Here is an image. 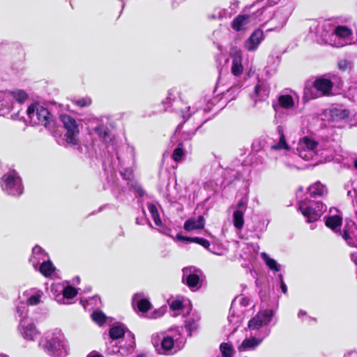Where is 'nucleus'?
Returning <instances> with one entry per match:
<instances>
[{"label":"nucleus","mask_w":357,"mask_h":357,"mask_svg":"<svg viewBox=\"0 0 357 357\" xmlns=\"http://www.w3.org/2000/svg\"><path fill=\"white\" fill-rule=\"evenodd\" d=\"M177 91L175 89H171L165 100L162 101L165 109L172 108V111L181 113L182 118L185 120L184 123L190 121V119L195 122V128L192 130H188L181 133L183 125L180 123L173 136L171 137L172 143H177V146L174 150L172 158L175 162H179L183 159V155L190 150V140L195 134V132L207 121V119L201 120L200 118L207 112L211 110V107L207 106L204 108H197L196 110L191 111L190 106L184 103L180 98H177Z\"/></svg>","instance_id":"nucleus-1"},{"label":"nucleus","mask_w":357,"mask_h":357,"mask_svg":"<svg viewBox=\"0 0 357 357\" xmlns=\"http://www.w3.org/2000/svg\"><path fill=\"white\" fill-rule=\"evenodd\" d=\"M38 347L51 357H66L68 355L65 337L58 329L45 332L40 338Z\"/></svg>","instance_id":"nucleus-2"},{"label":"nucleus","mask_w":357,"mask_h":357,"mask_svg":"<svg viewBox=\"0 0 357 357\" xmlns=\"http://www.w3.org/2000/svg\"><path fill=\"white\" fill-rule=\"evenodd\" d=\"M151 341L159 354L173 355L183 348L186 340L179 333L174 336L163 333L153 335Z\"/></svg>","instance_id":"nucleus-3"},{"label":"nucleus","mask_w":357,"mask_h":357,"mask_svg":"<svg viewBox=\"0 0 357 357\" xmlns=\"http://www.w3.org/2000/svg\"><path fill=\"white\" fill-rule=\"evenodd\" d=\"M0 185L2 191L8 196L19 197L24 192L22 179L15 169H10L1 176Z\"/></svg>","instance_id":"nucleus-4"},{"label":"nucleus","mask_w":357,"mask_h":357,"mask_svg":"<svg viewBox=\"0 0 357 357\" xmlns=\"http://www.w3.org/2000/svg\"><path fill=\"white\" fill-rule=\"evenodd\" d=\"M298 209L306 218L307 222H314L318 220L326 211L327 206L320 200H315L306 197L298 200Z\"/></svg>","instance_id":"nucleus-5"},{"label":"nucleus","mask_w":357,"mask_h":357,"mask_svg":"<svg viewBox=\"0 0 357 357\" xmlns=\"http://www.w3.org/2000/svg\"><path fill=\"white\" fill-rule=\"evenodd\" d=\"M106 351L108 354H119L121 356H127L133 353L135 349V335L130 332L118 342L106 343Z\"/></svg>","instance_id":"nucleus-6"},{"label":"nucleus","mask_w":357,"mask_h":357,"mask_svg":"<svg viewBox=\"0 0 357 357\" xmlns=\"http://www.w3.org/2000/svg\"><path fill=\"white\" fill-rule=\"evenodd\" d=\"M28 117L35 125H43L51 130L53 127L52 115L48 109L38 103L31 104L26 109Z\"/></svg>","instance_id":"nucleus-7"},{"label":"nucleus","mask_w":357,"mask_h":357,"mask_svg":"<svg viewBox=\"0 0 357 357\" xmlns=\"http://www.w3.org/2000/svg\"><path fill=\"white\" fill-rule=\"evenodd\" d=\"M92 132L101 139L106 144L114 145L115 135L112 130V124L107 117L96 119L92 123Z\"/></svg>","instance_id":"nucleus-8"},{"label":"nucleus","mask_w":357,"mask_h":357,"mask_svg":"<svg viewBox=\"0 0 357 357\" xmlns=\"http://www.w3.org/2000/svg\"><path fill=\"white\" fill-rule=\"evenodd\" d=\"M319 146V144L315 140L305 136L300 139L294 157H299L307 161H315Z\"/></svg>","instance_id":"nucleus-9"},{"label":"nucleus","mask_w":357,"mask_h":357,"mask_svg":"<svg viewBox=\"0 0 357 357\" xmlns=\"http://www.w3.org/2000/svg\"><path fill=\"white\" fill-rule=\"evenodd\" d=\"M298 100L299 97L295 91L288 89L283 90L278 95L276 100L273 101L272 103L275 116L279 115L280 109H293Z\"/></svg>","instance_id":"nucleus-10"},{"label":"nucleus","mask_w":357,"mask_h":357,"mask_svg":"<svg viewBox=\"0 0 357 357\" xmlns=\"http://www.w3.org/2000/svg\"><path fill=\"white\" fill-rule=\"evenodd\" d=\"M59 119L66 130L65 137L66 142L68 144L77 145L79 134V123L73 117L66 114H61Z\"/></svg>","instance_id":"nucleus-11"},{"label":"nucleus","mask_w":357,"mask_h":357,"mask_svg":"<svg viewBox=\"0 0 357 357\" xmlns=\"http://www.w3.org/2000/svg\"><path fill=\"white\" fill-rule=\"evenodd\" d=\"M182 282L186 284L190 290L195 291L202 286L201 277L202 272L195 266H188L182 269Z\"/></svg>","instance_id":"nucleus-12"},{"label":"nucleus","mask_w":357,"mask_h":357,"mask_svg":"<svg viewBox=\"0 0 357 357\" xmlns=\"http://www.w3.org/2000/svg\"><path fill=\"white\" fill-rule=\"evenodd\" d=\"M292 13V7L291 5H286L280 8L267 20V23L270 24V27L267 31H273L281 29L287 22L289 17ZM272 15V13L271 14Z\"/></svg>","instance_id":"nucleus-13"},{"label":"nucleus","mask_w":357,"mask_h":357,"mask_svg":"<svg viewBox=\"0 0 357 357\" xmlns=\"http://www.w3.org/2000/svg\"><path fill=\"white\" fill-rule=\"evenodd\" d=\"M118 165L120 166V173L123 178L128 181V185L133 183L134 174L133 170L128 166L134 163V156L132 151H130L128 160L124 159L121 155L116 154Z\"/></svg>","instance_id":"nucleus-14"},{"label":"nucleus","mask_w":357,"mask_h":357,"mask_svg":"<svg viewBox=\"0 0 357 357\" xmlns=\"http://www.w3.org/2000/svg\"><path fill=\"white\" fill-rule=\"evenodd\" d=\"M274 311L273 310H265L259 312L248 322V328L250 331H257L260 328L267 326L274 317Z\"/></svg>","instance_id":"nucleus-15"},{"label":"nucleus","mask_w":357,"mask_h":357,"mask_svg":"<svg viewBox=\"0 0 357 357\" xmlns=\"http://www.w3.org/2000/svg\"><path fill=\"white\" fill-rule=\"evenodd\" d=\"M18 331L23 338L28 341H34L40 334L36 326L27 317L20 319Z\"/></svg>","instance_id":"nucleus-16"},{"label":"nucleus","mask_w":357,"mask_h":357,"mask_svg":"<svg viewBox=\"0 0 357 357\" xmlns=\"http://www.w3.org/2000/svg\"><path fill=\"white\" fill-rule=\"evenodd\" d=\"M338 234L349 246L357 248V226L354 222H347L343 231H338Z\"/></svg>","instance_id":"nucleus-17"},{"label":"nucleus","mask_w":357,"mask_h":357,"mask_svg":"<svg viewBox=\"0 0 357 357\" xmlns=\"http://www.w3.org/2000/svg\"><path fill=\"white\" fill-rule=\"evenodd\" d=\"M335 160H338V159L336 158V151L334 148H333L328 143H325L324 145L319 144L315 162L317 163H323Z\"/></svg>","instance_id":"nucleus-18"},{"label":"nucleus","mask_w":357,"mask_h":357,"mask_svg":"<svg viewBox=\"0 0 357 357\" xmlns=\"http://www.w3.org/2000/svg\"><path fill=\"white\" fill-rule=\"evenodd\" d=\"M238 4L239 2L238 1L234 0L231 1L229 6L227 8H215L211 17L219 20L229 18L237 13L238 10Z\"/></svg>","instance_id":"nucleus-19"},{"label":"nucleus","mask_w":357,"mask_h":357,"mask_svg":"<svg viewBox=\"0 0 357 357\" xmlns=\"http://www.w3.org/2000/svg\"><path fill=\"white\" fill-rule=\"evenodd\" d=\"M132 305L135 310H137L143 313L148 312L151 307V303L143 292L136 293L133 295Z\"/></svg>","instance_id":"nucleus-20"},{"label":"nucleus","mask_w":357,"mask_h":357,"mask_svg":"<svg viewBox=\"0 0 357 357\" xmlns=\"http://www.w3.org/2000/svg\"><path fill=\"white\" fill-rule=\"evenodd\" d=\"M264 38L263 31L260 29H255L244 42V47L248 51L254 52L257 50Z\"/></svg>","instance_id":"nucleus-21"},{"label":"nucleus","mask_w":357,"mask_h":357,"mask_svg":"<svg viewBox=\"0 0 357 357\" xmlns=\"http://www.w3.org/2000/svg\"><path fill=\"white\" fill-rule=\"evenodd\" d=\"M315 90L319 93V96H329L333 87V83L331 80L319 77L313 82Z\"/></svg>","instance_id":"nucleus-22"},{"label":"nucleus","mask_w":357,"mask_h":357,"mask_svg":"<svg viewBox=\"0 0 357 357\" xmlns=\"http://www.w3.org/2000/svg\"><path fill=\"white\" fill-rule=\"evenodd\" d=\"M272 13V8L271 6H263L257 9L256 12L248 15L252 25L263 22H264V24H267V20Z\"/></svg>","instance_id":"nucleus-23"},{"label":"nucleus","mask_w":357,"mask_h":357,"mask_svg":"<svg viewBox=\"0 0 357 357\" xmlns=\"http://www.w3.org/2000/svg\"><path fill=\"white\" fill-rule=\"evenodd\" d=\"M351 36V30L346 26H337L335 28L333 36L338 38L340 41L335 45L337 47H342L347 44L350 43V37Z\"/></svg>","instance_id":"nucleus-24"},{"label":"nucleus","mask_w":357,"mask_h":357,"mask_svg":"<svg viewBox=\"0 0 357 357\" xmlns=\"http://www.w3.org/2000/svg\"><path fill=\"white\" fill-rule=\"evenodd\" d=\"M49 258L48 254L40 245H36L32 249V254L29 258V262L31 264L35 270L38 269V266L41 262Z\"/></svg>","instance_id":"nucleus-25"},{"label":"nucleus","mask_w":357,"mask_h":357,"mask_svg":"<svg viewBox=\"0 0 357 357\" xmlns=\"http://www.w3.org/2000/svg\"><path fill=\"white\" fill-rule=\"evenodd\" d=\"M270 333L271 330L269 328H265V330L263 331V335L261 337L246 338L238 347L239 351H243L255 349L262 342L264 337H267L270 334Z\"/></svg>","instance_id":"nucleus-26"},{"label":"nucleus","mask_w":357,"mask_h":357,"mask_svg":"<svg viewBox=\"0 0 357 357\" xmlns=\"http://www.w3.org/2000/svg\"><path fill=\"white\" fill-rule=\"evenodd\" d=\"M270 93L268 84L264 81H259L255 87V107L257 101L266 100Z\"/></svg>","instance_id":"nucleus-27"},{"label":"nucleus","mask_w":357,"mask_h":357,"mask_svg":"<svg viewBox=\"0 0 357 357\" xmlns=\"http://www.w3.org/2000/svg\"><path fill=\"white\" fill-rule=\"evenodd\" d=\"M307 192L310 198L317 200L318 198H322L327 195L328 189L326 185L317 181L307 188Z\"/></svg>","instance_id":"nucleus-28"},{"label":"nucleus","mask_w":357,"mask_h":357,"mask_svg":"<svg viewBox=\"0 0 357 357\" xmlns=\"http://www.w3.org/2000/svg\"><path fill=\"white\" fill-rule=\"evenodd\" d=\"M129 331L125 325L118 324L111 327L109 332V340L107 342H118L120 340L125 337Z\"/></svg>","instance_id":"nucleus-29"},{"label":"nucleus","mask_w":357,"mask_h":357,"mask_svg":"<svg viewBox=\"0 0 357 357\" xmlns=\"http://www.w3.org/2000/svg\"><path fill=\"white\" fill-rule=\"evenodd\" d=\"M13 107L12 94L10 91H0V115L8 114Z\"/></svg>","instance_id":"nucleus-30"},{"label":"nucleus","mask_w":357,"mask_h":357,"mask_svg":"<svg viewBox=\"0 0 357 357\" xmlns=\"http://www.w3.org/2000/svg\"><path fill=\"white\" fill-rule=\"evenodd\" d=\"M252 25L248 15H239L231 22V26L236 31H245Z\"/></svg>","instance_id":"nucleus-31"},{"label":"nucleus","mask_w":357,"mask_h":357,"mask_svg":"<svg viewBox=\"0 0 357 357\" xmlns=\"http://www.w3.org/2000/svg\"><path fill=\"white\" fill-rule=\"evenodd\" d=\"M333 209H330L329 215L325 217L326 225L334 232L338 234L342 224V218L340 214H332Z\"/></svg>","instance_id":"nucleus-32"},{"label":"nucleus","mask_w":357,"mask_h":357,"mask_svg":"<svg viewBox=\"0 0 357 357\" xmlns=\"http://www.w3.org/2000/svg\"><path fill=\"white\" fill-rule=\"evenodd\" d=\"M249 303V299L245 297L243 298H236L231 303V308L229 310V315L228 317V320L229 322H238V320L235 321L234 318L236 317V309H237L238 306L240 305L241 307H245ZM237 319H239L241 315L236 314Z\"/></svg>","instance_id":"nucleus-33"},{"label":"nucleus","mask_w":357,"mask_h":357,"mask_svg":"<svg viewBox=\"0 0 357 357\" xmlns=\"http://www.w3.org/2000/svg\"><path fill=\"white\" fill-rule=\"evenodd\" d=\"M329 114L331 121L335 123L348 119L349 112L342 107H335L329 110Z\"/></svg>","instance_id":"nucleus-34"},{"label":"nucleus","mask_w":357,"mask_h":357,"mask_svg":"<svg viewBox=\"0 0 357 357\" xmlns=\"http://www.w3.org/2000/svg\"><path fill=\"white\" fill-rule=\"evenodd\" d=\"M200 316L197 313H192V315L185 321L184 329L190 337L193 331H196L199 326Z\"/></svg>","instance_id":"nucleus-35"},{"label":"nucleus","mask_w":357,"mask_h":357,"mask_svg":"<svg viewBox=\"0 0 357 357\" xmlns=\"http://www.w3.org/2000/svg\"><path fill=\"white\" fill-rule=\"evenodd\" d=\"M204 227V219L202 216H199L197 219H188L185 223L183 228L188 231H193L195 229H202Z\"/></svg>","instance_id":"nucleus-36"},{"label":"nucleus","mask_w":357,"mask_h":357,"mask_svg":"<svg viewBox=\"0 0 357 357\" xmlns=\"http://www.w3.org/2000/svg\"><path fill=\"white\" fill-rule=\"evenodd\" d=\"M277 132L279 135V141L278 143H275L271 146V150H273V151H278V150H282V149L289 150V146L286 142L283 128L281 126H278L277 127Z\"/></svg>","instance_id":"nucleus-37"},{"label":"nucleus","mask_w":357,"mask_h":357,"mask_svg":"<svg viewBox=\"0 0 357 357\" xmlns=\"http://www.w3.org/2000/svg\"><path fill=\"white\" fill-rule=\"evenodd\" d=\"M40 273L45 277H49L53 274L55 271V267L52 262L48 258L47 260L41 262L40 266H38V269Z\"/></svg>","instance_id":"nucleus-38"},{"label":"nucleus","mask_w":357,"mask_h":357,"mask_svg":"<svg viewBox=\"0 0 357 357\" xmlns=\"http://www.w3.org/2000/svg\"><path fill=\"white\" fill-rule=\"evenodd\" d=\"M243 66L242 65V58L240 54L236 53L232 58L231 73L235 76L242 74Z\"/></svg>","instance_id":"nucleus-39"},{"label":"nucleus","mask_w":357,"mask_h":357,"mask_svg":"<svg viewBox=\"0 0 357 357\" xmlns=\"http://www.w3.org/2000/svg\"><path fill=\"white\" fill-rule=\"evenodd\" d=\"M265 153L263 150L256 148L255 144L252 145V160H253L252 164L255 165H263L265 161Z\"/></svg>","instance_id":"nucleus-40"},{"label":"nucleus","mask_w":357,"mask_h":357,"mask_svg":"<svg viewBox=\"0 0 357 357\" xmlns=\"http://www.w3.org/2000/svg\"><path fill=\"white\" fill-rule=\"evenodd\" d=\"M147 208L153 218V220L154 221V223L158 227H162V220L160 218V215L158 213V210L157 206L155 204L151 202H148L146 204Z\"/></svg>","instance_id":"nucleus-41"},{"label":"nucleus","mask_w":357,"mask_h":357,"mask_svg":"<svg viewBox=\"0 0 357 357\" xmlns=\"http://www.w3.org/2000/svg\"><path fill=\"white\" fill-rule=\"evenodd\" d=\"M261 257L262 259L264 261L267 266L271 270L274 271H280V265L277 262L276 260L271 259L268 257V255L266 252H261Z\"/></svg>","instance_id":"nucleus-42"},{"label":"nucleus","mask_w":357,"mask_h":357,"mask_svg":"<svg viewBox=\"0 0 357 357\" xmlns=\"http://www.w3.org/2000/svg\"><path fill=\"white\" fill-rule=\"evenodd\" d=\"M244 213L240 210H235L233 213V223L237 229H241L243 227Z\"/></svg>","instance_id":"nucleus-43"},{"label":"nucleus","mask_w":357,"mask_h":357,"mask_svg":"<svg viewBox=\"0 0 357 357\" xmlns=\"http://www.w3.org/2000/svg\"><path fill=\"white\" fill-rule=\"evenodd\" d=\"M314 89H315L314 88L313 85H305L303 89V100L305 102L315 99L319 97L317 91H314Z\"/></svg>","instance_id":"nucleus-44"},{"label":"nucleus","mask_w":357,"mask_h":357,"mask_svg":"<svg viewBox=\"0 0 357 357\" xmlns=\"http://www.w3.org/2000/svg\"><path fill=\"white\" fill-rule=\"evenodd\" d=\"M91 317L93 321L99 326H102L107 320L108 317L100 310H95Z\"/></svg>","instance_id":"nucleus-45"},{"label":"nucleus","mask_w":357,"mask_h":357,"mask_svg":"<svg viewBox=\"0 0 357 357\" xmlns=\"http://www.w3.org/2000/svg\"><path fill=\"white\" fill-rule=\"evenodd\" d=\"M325 27L324 24H320L317 22H314L310 26V31L313 32L317 36L325 37L326 35L324 33V29Z\"/></svg>","instance_id":"nucleus-46"},{"label":"nucleus","mask_w":357,"mask_h":357,"mask_svg":"<svg viewBox=\"0 0 357 357\" xmlns=\"http://www.w3.org/2000/svg\"><path fill=\"white\" fill-rule=\"evenodd\" d=\"M12 100H15L19 104L23 103L27 98V94L23 90H17L10 92Z\"/></svg>","instance_id":"nucleus-47"},{"label":"nucleus","mask_w":357,"mask_h":357,"mask_svg":"<svg viewBox=\"0 0 357 357\" xmlns=\"http://www.w3.org/2000/svg\"><path fill=\"white\" fill-rule=\"evenodd\" d=\"M169 307L171 310L174 312V313L172 314L173 317H176L178 314V313H176V311H182L184 312V305L183 302L179 300L173 301L170 303Z\"/></svg>","instance_id":"nucleus-48"},{"label":"nucleus","mask_w":357,"mask_h":357,"mask_svg":"<svg viewBox=\"0 0 357 357\" xmlns=\"http://www.w3.org/2000/svg\"><path fill=\"white\" fill-rule=\"evenodd\" d=\"M61 291L63 297L68 299L74 298L77 294V289L72 286L63 287Z\"/></svg>","instance_id":"nucleus-49"},{"label":"nucleus","mask_w":357,"mask_h":357,"mask_svg":"<svg viewBox=\"0 0 357 357\" xmlns=\"http://www.w3.org/2000/svg\"><path fill=\"white\" fill-rule=\"evenodd\" d=\"M222 357H232L233 348L229 343H222L220 347Z\"/></svg>","instance_id":"nucleus-50"},{"label":"nucleus","mask_w":357,"mask_h":357,"mask_svg":"<svg viewBox=\"0 0 357 357\" xmlns=\"http://www.w3.org/2000/svg\"><path fill=\"white\" fill-rule=\"evenodd\" d=\"M80 302L84 308H86V305H91L93 304L95 306L98 307V303H100V298L98 296H95L86 301L81 299Z\"/></svg>","instance_id":"nucleus-51"},{"label":"nucleus","mask_w":357,"mask_h":357,"mask_svg":"<svg viewBox=\"0 0 357 357\" xmlns=\"http://www.w3.org/2000/svg\"><path fill=\"white\" fill-rule=\"evenodd\" d=\"M42 292H38L33 295H31L27 300V303L30 305H36L40 303Z\"/></svg>","instance_id":"nucleus-52"},{"label":"nucleus","mask_w":357,"mask_h":357,"mask_svg":"<svg viewBox=\"0 0 357 357\" xmlns=\"http://www.w3.org/2000/svg\"><path fill=\"white\" fill-rule=\"evenodd\" d=\"M73 102L76 105L79 106V107H84L89 106L91 105V100L89 97H85L75 100Z\"/></svg>","instance_id":"nucleus-53"},{"label":"nucleus","mask_w":357,"mask_h":357,"mask_svg":"<svg viewBox=\"0 0 357 357\" xmlns=\"http://www.w3.org/2000/svg\"><path fill=\"white\" fill-rule=\"evenodd\" d=\"M142 212H143V216L142 217H137L135 219V223L139 225H144L145 223H148L149 226L153 228V226L149 221V218L146 216L145 214V210L144 208H142Z\"/></svg>","instance_id":"nucleus-54"},{"label":"nucleus","mask_w":357,"mask_h":357,"mask_svg":"<svg viewBox=\"0 0 357 357\" xmlns=\"http://www.w3.org/2000/svg\"><path fill=\"white\" fill-rule=\"evenodd\" d=\"M130 186L135 190L137 197H142L145 195L144 190L138 183L134 182Z\"/></svg>","instance_id":"nucleus-55"},{"label":"nucleus","mask_w":357,"mask_h":357,"mask_svg":"<svg viewBox=\"0 0 357 357\" xmlns=\"http://www.w3.org/2000/svg\"><path fill=\"white\" fill-rule=\"evenodd\" d=\"M351 62L347 59H341L338 62V68L341 70H347L351 68Z\"/></svg>","instance_id":"nucleus-56"},{"label":"nucleus","mask_w":357,"mask_h":357,"mask_svg":"<svg viewBox=\"0 0 357 357\" xmlns=\"http://www.w3.org/2000/svg\"><path fill=\"white\" fill-rule=\"evenodd\" d=\"M177 239L182 241H187L188 243H198L199 241H200L202 238L199 237H187L183 236L181 234L176 235Z\"/></svg>","instance_id":"nucleus-57"},{"label":"nucleus","mask_w":357,"mask_h":357,"mask_svg":"<svg viewBox=\"0 0 357 357\" xmlns=\"http://www.w3.org/2000/svg\"><path fill=\"white\" fill-rule=\"evenodd\" d=\"M247 204H248V199H247L246 197H243L238 202V203L236 204V210H240L243 212H245L247 209Z\"/></svg>","instance_id":"nucleus-58"},{"label":"nucleus","mask_w":357,"mask_h":357,"mask_svg":"<svg viewBox=\"0 0 357 357\" xmlns=\"http://www.w3.org/2000/svg\"><path fill=\"white\" fill-rule=\"evenodd\" d=\"M347 196L351 199L353 202H354L355 199L356 202L357 203V190L355 188L348 190Z\"/></svg>","instance_id":"nucleus-59"},{"label":"nucleus","mask_w":357,"mask_h":357,"mask_svg":"<svg viewBox=\"0 0 357 357\" xmlns=\"http://www.w3.org/2000/svg\"><path fill=\"white\" fill-rule=\"evenodd\" d=\"M278 278H279L280 283V289H281L282 293L287 294V287L286 284L284 282L282 274L280 273L278 275Z\"/></svg>","instance_id":"nucleus-60"},{"label":"nucleus","mask_w":357,"mask_h":357,"mask_svg":"<svg viewBox=\"0 0 357 357\" xmlns=\"http://www.w3.org/2000/svg\"><path fill=\"white\" fill-rule=\"evenodd\" d=\"M16 310L17 312L19 314L20 317H22V319L23 317H26L25 314L26 307L24 306V304L17 306Z\"/></svg>","instance_id":"nucleus-61"},{"label":"nucleus","mask_w":357,"mask_h":357,"mask_svg":"<svg viewBox=\"0 0 357 357\" xmlns=\"http://www.w3.org/2000/svg\"><path fill=\"white\" fill-rule=\"evenodd\" d=\"M197 244H199L202 246H203L204 248H207V249H208L210 247L209 241L203 238H201L200 241H199Z\"/></svg>","instance_id":"nucleus-62"},{"label":"nucleus","mask_w":357,"mask_h":357,"mask_svg":"<svg viewBox=\"0 0 357 357\" xmlns=\"http://www.w3.org/2000/svg\"><path fill=\"white\" fill-rule=\"evenodd\" d=\"M116 185H117V184L114 181H112V184H110L109 181H108L107 183V185L105 186V188H111L113 193L115 194V186Z\"/></svg>","instance_id":"nucleus-63"},{"label":"nucleus","mask_w":357,"mask_h":357,"mask_svg":"<svg viewBox=\"0 0 357 357\" xmlns=\"http://www.w3.org/2000/svg\"><path fill=\"white\" fill-rule=\"evenodd\" d=\"M343 357H357L356 351H350L347 352Z\"/></svg>","instance_id":"nucleus-64"}]
</instances>
